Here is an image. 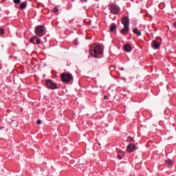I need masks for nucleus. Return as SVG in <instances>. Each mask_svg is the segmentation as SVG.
Masks as SVG:
<instances>
[{"instance_id": "nucleus-1", "label": "nucleus", "mask_w": 176, "mask_h": 176, "mask_svg": "<svg viewBox=\"0 0 176 176\" xmlns=\"http://www.w3.org/2000/svg\"><path fill=\"white\" fill-rule=\"evenodd\" d=\"M35 34L37 36H44L45 34H46L45 26L43 25H38L35 28Z\"/></svg>"}, {"instance_id": "nucleus-2", "label": "nucleus", "mask_w": 176, "mask_h": 176, "mask_svg": "<svg viewBox=\"0 0 176 176\" xmlns=\"http://www.w3.org/2000/svg\"><path fill=\"white\" fill-rule=\"evenodd\" d=\"M101 47L100 45H96L94 50H91V49H89V53L92 57H95V58H97L98 54H101Z\"/></svg>"}, {"instance_id": "nucleus-3", "label": "nucleus", "mask_w": 176, "mask_h": 176, "mask_svg": "<svg viewBox=\"0 0 176 176\" xmlns=\"http://www.w3.org/2000/svg\"><path fill=\"white\" fill-rule=\"evenodd\" d=\"M60 79L62 82H65V83H69V82L74 79V77H72V74H71L63 73L60 75Z\"/></svg>"}, {"instance_id": "nucleus-4", "label": "nucleus", "mask_w": 176, "mask_h": 176, "mask_svg": "<svg viewBox=\"0 0 176 176\" xmlns=\"http://www.w3.org/2000/svg\"><path fill=\"white\" fill-rule=\"evenodd\" d=\"M109 10L113 14H118L119 12H120V8H119L116 5L111 4L109 6Z\"/></svg>"}, {"instance_id": "nucleus-5", "label": "nucleus", "mask_w": 176, "mask_h": 176, "mask_svg": "<svg viewBox=\"0 0 176 176\" xmlns=\"http://www.w3.org/2000/svg\"><path fill=\"white\" fill-rule=\"evenodd\" d=\"M47 87L48 89H51L52 90H54V89H57V85L53 82L52 80H47L46 82Z\"/></svg>"}, {"instance_id": "nucleus-6", "label": "nucleus", "mask_w": 176, "mask_h": 176, "mask_svg": "<svg viewBox=\"0 0 176 176\" xmlns=\"http://www.w3.org/2000/svg\"><path fill=\"white\" fill-rule=\"evenodd\" d=\"M135 150V145L134 144H130L126 147V151L129 153H132Z\"/></svg>"}, {"instance_id": "nucleus-7", "label": "nucleus", "mask_w": 176, "mask_h": 176, "mask_svg": "<svg viewBox=\"0 0 176 176\" xmlns=\"http://www.w3.org/2000/svg\"><path fill=\"white\" fill-rule=\"evenodd\" d=\"M122 23L124 27H129V18H127V17L123 18L122 20Z\"/></svg>"}, {"instance_id": "nucleus-8", "label": "nucleus", "mask_w": 176, "mask_h": 176, "mask_svg": "<svg viewBox=\"0 0 176 176\" xmlns=\"http://www.w3.org/2000/svg\"><path fill=\"white\" fill-rule=\"evenodd\" d=\"M153 48L156 50L159 49L160 47V43L156 41V40L153 41Z\"/></svg>"}, {"instance_id": "nucleus-9", "label": "nucleus", "mask_w": 176, "mask_h": 176, "mask_svg": "<svg viewBox=\"0 0 176 176\" xmlns=\"http://www.w3.org/2000/svg\"><path fill=\"white\" fill-rule=\"evenodd\" d=\"M124 49L127 53H130V52L133 50V48L131 47V46L129 45V44L125 45L124 46Z\"/></svg>"}, {"instance_id": "nucleus-10", "label": "nucleus", "mask_w": 176, "mask_h": 176, "mask_svg": "<svg viewBox=\"0 0 176 176\" xmlns=\"http://www.w3.org/2000/svg\"><path fill=\"white\" fill-rule=\"evenodd\" d=\"M121 34H123V35L129 34V26H124V28L121 30Z\"/></svg>"}, {"instance_id": "nucleus-11", "label": "nucleus", "mask_w": 176, "mask_h": 176, "mask_svg": "<svg viewBox=\"0 0 176 176\" xmlns=\"http://www.w3.org/2000/svg\"><path fill=\"white\" fill-rule=\"evenodd\" d=\"M133 32L136 34L138 36H141V31L138 30V28H134Z\"/></svg>"}, {"instance_id": "nucleus-12", "label": "nucleus", "mask_w": 176, "mask_h": 176, "mask_svg": "<svg viewBox=\"0 0 176 176\" xmlns=\"http://www.w3.org/2000/svg\"><path fill=\"white\" fill-rule=\"evenodd\" d=\"M27 8V1L23 2L20 5V9H25Z\"/></svg>"}, {"instance_id": "nucleus-13", "label": "nucleus", "mask_w": 176, "mask_h": 176, "mask_svg": "<svg viewBox=\"0 0 176 176\" xmlns=\"http://www.w3.org/2000/svg\"><path fill=\"white\" fill-rule=\"evenodd\" d=\"M110 31L111 32H115V31H116V25H111L110 28Z\"/></svg>"}, {"instance_id": "nucleus-14", "label": "nucleus", "mask_w": 176, "mask_h": 176, "mask_svg": "<svg viewBox=\"0 0 176 176\" xmlns=\"http://www.w3.org/2000/svg\"><path fill=\"white\" fill-rule=\"evenodd\" d=\"M14 3L19 5L21 2V0H13Z\"/></svg>"}, {"instance_id": "nucleus-15", "label": "nucleus", "mask_w": 176, "mask_h": 176, "mask_svg": "<svg viewBox=\"0 0 176 176\" xmlns=\"http://www.w3.org/2000/svg\"><path fill=\"white\" fill-rule=\"evenodd\" d=\"M0 34L1 35H3V34H5V30L2 28H0Z\"/></svg>"}, {"instance_id": "nucleus-16", "label": "nucleus", "mask_w": 176, "mask_h": 176, "mask_svg": "<svg viewBox=\"0 0 176 176\" xmlns=\"http://www.w3.org/2000/svg\"><path fill=\"white\" fill-rule=\"evenodd\" d=\"M128 140H129L130 142H134V138L128 137Z\"/></svg>"}, {"instance_id": "nucleus-17", "label": "nucleus", "mask_w": 176, "mask_h": 176, "mask_svg": "<svg viewBox=\"0 0 176 176\" xmlns=\"http://www.w3.org/2000/svg\"><path fill=\"white\" fill-rule=\"evenodd\" d=\"M54 13H58V10L57 8H55L54 9Z\"/></svg>"}, {"instance_id": "nucleus-18", "label": "nucleus", "mask_w": 176, "mask_h": 176, "mask_svg": "<svg viewBox=\"0 0 176 176\" xmlns=\"http://www.w3.org/2000/svg\"><path fill=\"white\" fill-rule=\"evenodd\" d=\"M42 124V121L41 120H37V124Z\"/></svg>"}, {"instance_id": "nucleus-19", "label": "nucleus", "mask_w": 176, "mask_h": 176, "mask_svg": "<svg viewBox=\"0 0 176 176\" xmlns=\"http://www.w3.org/2000/svg\"><path fill=\"white\" fill-rule=\"evenodd\" d=\"M37 44L39 45L41 43V39L37 38Z\"/></svg>"}, {"instance_id": "nucleus-20", "label": "nucleus", "mask_w": 176, "mask_h": 176, "mask_svg": "<svg viewBox=\"0 0 176 176\" xmlns=\"http://www.w3.org/2000/svg\"><path fill=\"white\" fill-rule=\"evenodd\" d=\"M166 163L168 164H172V161L171 160L166 161Z\"/></svg>"}, {"instance_id": "nucleus-21", "label": "nucleus", "mask_w": 176, "mask_h": 176, "mask_svg": "<svg viewBox=\"0 0 176 176\" xmlns=\"http://www.w3.org/2000/svg\"><path fill=\"white\" fill-rule=\"evenodd\" d=\"M118 159L119 160H122L121 155H118Z\"/></svg>"}, {"instance_id": "nucleus-22", "label": "nucleus", "mask_w": 176, "mask_h": 176, "mask_svg": "<svg viewBox=\"0 0 176 176\" xmlns=\"http://www.w3.org/2000/svg\"><path fill=\"white\" fill-rule=\"evenodd\" d=\"M30 43H34V38H30Z\"/></svg>"}, {"instance_id": "nucleus-23", "label": "nucleus", "mask_w": 176, "mask_h": 176, "mask_svg": "<svg viewBox=\"0 0 176 176\" xmlns=\"http://www.w3.org/2000/svg\"><path fill=\"white\" fill-rule=\"evenodd\" d=\"M174 28H176V22L173 23Z\"/></svg>"}, {"instance_id": "nucleus-24", "label": "nucleus", "mask_w": 176, "mask_h": 176, "mask_svg": "<svg viewBox=\"0 0 176 176\" xmlns=\"http://www.w3.org/2000/svg\"><path fill=\"white\" fill-rule=\"evenodd\" d=\"M104 100H107V98H108V96H104Z\"/></svg>"}, {"instance_id": "nucleus-25", "label": "nucleus", "mask_w": 176, "mask_h": 176, "mask_svg": "<svg viewBox=\"0 0 176 176\" xmlns=\"http://www.w3.org/2000/svg\"><path fill=\"white\" fill-rule=\"evenodd\" d=\"M33 39H36V36H34Z\"/></svg>"}]
</instances>
